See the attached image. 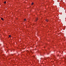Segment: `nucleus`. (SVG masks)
I'll return each instance as SVG.
<instances>
[{
  "instance_id": "nucleus-1",
  "label": "nucleus",
  "mask_w": 66,
  "mask_h": 66,
  "mask_svg": "<svg viewBox=\"0 0 66 66\" xmlns=\"http://www.w3.org/2000/svg\"><path fill=\"white\" fill-rule=\"evenodd\" d=\"M24 22H25V21H27V20L26 19H25L23 21Z\"/></svg>"
},
{
  "instance_id": "nucleus-2",
  "label": "nucleus",
  "mask_w": 66,
  "mask_h": 66,
  "mask_svg": "<svg viewBox=\"0 0 66 66\" xmlns=\"http://www.w3.org/2000/svg\"><path fill=\"white\" fill-rule=\"evenodd\" d=\"M1 19H2V20H4L3 19V18H1Z\"/></svg>"
},
{
  "instance_id": "nucleus-3",
  "label": "nucleus",
  "mask_w": 66,
  "mask_h": 66,
  "mask_svg": "<svg viewBox=\"0 0 66 66\" xmlns=\"http://www.w3.org/2000/svg\"><path fill=\"white\" fill-rule=\"evenodd\" d=\"M38 20V18H37L36 19V21H37Z\"/></svg>"
},
{
  "instance_id": "nucleus-4",
  "label": "nucleus",
  "mask_w": 66,
  "mask_h": 66,
  "mask_svg": "<svg viewBox=\"0 0 66 66\" xmlns=\"http://www.w3.org/2000/svg\"><path fill=\"white\" fill-rule=\"evenodd\" d=\"M33 4H34V3H32L31 4V5H33Z\"/></svg>"
},
{
  "instance_id": "nucleus-5",
  "label": "nucleus",
  "mask_w": 66,
  "mask_h": 66,
  "mask_svg": "<svg viewBox=\"0 0 66 66\" xmlns=\"http://www.w3.org/2000/svg\"><path fill=\"white\" fill-rule=\"evenodd\" d=\"M33 57L34 58V57H35V56H33Z\"/></svg>"
},
{
  "instance_id": "nucleus-6",
  "label": "nucleus",
  "mask_w": 66,
  "mask_h": 66,
  "mask_svg": "<svg viewBox=\"0 0 66 66\" xmlns=\"http://www.w3.org/2000/svg\"><path fill=\"white\" fill-rule=\"evenodd\" d=\"M46 21H47V22H48V20H46Z\"/></svg>"
},
{
  "instance_id": "nucleus-7",
  "label": "nucleus",
  "mask_w": 66,
  "mask_h": 66,
  "mask_svg": "<svg viewBox=\"0 0 66 66\" xmlns=\"http://www.w3.org/2000/svg\"><path fill=\"white\" fill-rule=\"evenodd\" d=\"M11 35H10L9 36V37H11Z\"/></svg>"
},
{
  "instance_id": "nucleus-8",
  "label": "nucleus",
  "mask_w": 66,
  "mask_h": 66,
  "mask_svg": "<svg viewBox=\"0 0 66 66\" xmlns=\"http://www.w3.org/2000/svg\"><path fill=\"white\" fill-rule=\"evenodd\" d=\"M6 3V2H4V3Z\"/></svg>"
},
{
  "instance_id": "nucleus-9",
  "label": "nucleus",
  "mask_w": 66,
  "mask_h": 66,
  "mask_svg": "<svg viewBox=\"0 0 66 66\" xmlns=\"http://www.w3.org/2000/svg\"><path fill=\"white\" fill-rule=\"evenodd\" d=\"M27 51V52H28V51Z\"/></svg>"
}]
</instances>
